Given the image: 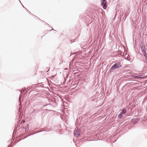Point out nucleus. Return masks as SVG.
I'll return each instance as SVG.
<instances>
[{"instance_id": "1", "label": "nucleus", "mask_w": 147, "mask_h": 147, "mask_svg": "<svg viewBox=\"0 0 147 147\" xmlns=\"http://www.w3.org/2000/svg\"><path fill=\"white\" fill-rule=\"evenodd\" d=\"M122 65L121 62L119 61L114 63L111 67L109 72H112L113 70H115L121 67Z\"/></svg>"}, {"instance_id": "2", "label": "nucleus", "mask_w": 147, "mask_h": 147, "mask_svg": "<svg viewBox=\"0 0 147 147\" xmlns=\"http://www.w3.org/2000/svg\"><path fill=\"white\" fill-rule=\"evenodd\" d=\"M140 47L142 53L144 56L145 57L146 60H147V54L146 51V49L144 46V45H143V46H141Z\"/></svg>"}, {"instance_id": "3", "label": "nucleus", "mask_w": 147, "mask_h": 147, "mask_svg": "<svg viewBox=\"0 0 147 147\" xmlns=\"http://www.w3.org/2000/svg\"><path fill=\"white\" fill-rule=\"evenodd\" d=\"M106 0H101V5L104 9H106L107 8V6L106 5Z\"/></svg>"}, {"instance_id": "4", "label": "nucleus", "mask_w": 147, "mask_h": 147, "mask_svg": "<svg viewBox=\"0 0 147 147\" xmlns=\"http://www.w3.org/2000/svg\"><path fill=\"white\" fill-rule=\"evenodd\" d=\"M80 131V130L78 129H77V130L74 131V136L77 137L79 136L80 134L79 133Z\"/></svg>"}, {"instance_id": "5", "label": "nucleus", "mask_w": 147, "mask_h": 147, "mask_svg": "<svg viewBox=\"0 0 147 147\" xmlns=\"http://www.w3.org/2000/svg\"><path fill=\"white\" fill-rule=\"evenodd\" d=\"M140 119V118H138L132 119H131V122L133 124H135L139 121Z\"/></svg>"}, {"instance_id": "6", "label": "nucleus", "mask_w": 147, "mask_h": 147, "mask_svg": "<svg viewBox=\"0 0 147 147\" xmlns=\"http://www.w3.org/2000/svg\"><path fill=\"white\" fill-rule=\"evenodd\" d=\"M126 109L125 108H124L123 109V110H122V111L121 113L122 114H123L124 115L126 113Z\"/></svg>"}, {"instance_id": "7", "label": "nucleus", "mask_w": 147, "mask_h": 147, "mask_svg": "<svg viewBox=\"0 0 147 147\" xmlns=\"http://www.w3.org/2000/svg\"><path fill=\"white\" fill-rule=\"evenodd\" d=\"M26 127L25 128V129H26L25 130V132H26L27 130H28L29 128V125L28 124H27L26 126Z\"/></svg>"}, {"instance_id": "8", "label": "nucleus", "mask_w": 147, "mask_h": 147, "mask_svg": "<svg viewBox=\"0 0 147 147\" xmlns=\"http://www.w3.org/2000/svg\"><path fill=\"white\" fill-rule=\"evenodd\" d=\"M123 114L120 113L118 115V118L120 119L123 116Z\"/></svg>"}, {"instance_id": "9", "label": "nucleus", "mask_w": 147, "mask_h": 147, "mask_svg": "<svg viewBox=\"0 0 147 147\" xmlns=\"http://www.w3.org/2000/svg\"><path fill=\"white\" fill-rule=\"evenodd\" d=\"M134 77L137 79H139L140 78V76H133Z\"/></svg>"}, {"instance_id": "10", "label": "nucleus", "mask_w": 147, "mask_h": 147, "mask_svg": "<svg viewBox=\"0 0 147 147\" xmlns=\"http://www.w3.org/2000/svg\"><path fill=\"white\" fill-rule=\"evenodd\" d=\"M36 109V113H37V112L40 111L42 109Z\"/></svg>"}, {"instance_id": "11", "label": "nucleus", "mask_w": 147, "mask_h": 147, "mask_svg": "<svg viewBox=\"0 0 147 147\" xmlns=\"http://www.w3.org/2000/svg\"><path fill=\"white\" fill-rule=\"evenodd\" d=\"M93 98H94L93 96H92L90 98L88 99V100L89 101H90L91 99H92V100H91L92 101H94V99H93Z\"/></svg>"}, {"instance_id": "12", "label": "nucleus", "mask_w": 147, "mask_h": 147, "mask_svg": "<svg viewBox=\"0 0 147 147\" xmlns=\"http://www.w3.org/2000/svg\"><path fill=\"white\" fill-rule=\"evenodd\" d=\"M42 131H38V132H36V133H34V134H30V135H29V136H30L33 135V134H36V133H39V132H42Z\"/></svg>"}, {"instance_id": "13", "label": "nucleus", "mask_w": 147, "mask_h": 147, "mask_svg": "<svg viewBox=\"0 0 147 147\" xmlns=\"http://www.w3.org/2000/svg\"><path fill=\"white\" fill-rule=\"evenodd\" d=\"M20 3L22 5V6H23V7L25 8V9H26L27 11H28V10H27V9H26V7H25L24 6V5H23V4L21 3H21Z\"/></svg>"}, {"instance_id": "14", "label": "nucleus", "mask_w": 147, "mask_h": 147, "mask_svg": "<svg viewBox=\"0 0 147 147\" xmlns=\"http://www.w3.org/2000/svg\"><path fill=\"white\" fill-rule=\"evenodd\" d=\"M125 11V10H124V12H123V13H119V14H120V16H121L122 14H124V13Z\"/></svg>"}, {"instance_id": "15", "label": "nucleus", "mask_w": 147, "mask_h": 147, "mask_svg": "<svg viewBox=\"0 0 147 147\" xmlns=\"http://www.w3.org/2000/svg\"><path fill=\"white\" fill-rule=\"evenodd\" d=\"M34 112L36 113V109H34L33 110V113Z\"/></svg>"}, {"instance_id": "16", "label": "nucleus", "mask_w": 147, "mask_h": 147, "mask_svg": "<svg viewBox=\"0 0 147 147\" xmlns=\"http://www.w3.org/2000/svg\"><path fill=\"white\" fill-rule=\"evenodd\" d=\"M77 73H78V72H75V73H74V74H77Z\"/></svg>"}, {"instance_id": "17", "label": "nucleus", "mask_w": 147, "mask_h": 147, "mask_svg": "<svg viewBox=\"0 0 147 147\" xmlns=\"http://www.w3.org/2000/svg\"><path fill=\"white\" fill-rule=\"evenodd\" d=\"M49 131H48V130H45V131H46V132Z\"/></svg>"}, {"instance_id": "18", "label": "nucleus", "mask_w": 147, "mask_h": 147, "mask_svg": "<svg viewBox=\"0 0 147 147\" xmlns=\"http://www.w3.org/2000/svg\"><path fill=\"white\" fill-rule=\"evenodd\" d=\"M49 70V69L48 71H46V72H48V71Z\"/></svg>"}, {"instance_id": "19", "label": "nucleus", "mask_w": 147, "mask_h": 147, "mask_svg": "<svg viewBox=\"0 0 147 147\" xmlns=\"http://www.w3.org/2000/svg\"><path fill=\"white\" fill-rule=\"evenodd\" d=\"M27 137H25V138H23V139H25V138H26Z\"/></svg>"}, {"instance_id": "20", "label": "nucleus", "mask_w": 147, "mask_h": 147, "mask_svg": "<svg viewBox=\"0 0 147 147\" xmlns=\"http://www.w3.org/2000/svg\"><path fill=\"white\" fill-rule=\"evenodd\" d=\"M25 89H24V90H23L24 92V91H25Z\"/></svg>"}, {"instance_id": "21", "label": "nucleus", "mask_w": 147, "mask_h": 147, "mask_svg": "<svg viewBox=\"0 0 147 147\" xmlns=\"http://www.w3.org/2000/svg\"><path fill=\"white\" fill-rule=\"evenodd\" d=\"M67 69V68H65V70H66V69Z\"/></svg>"}, {"instance_id": "22", "label": "nucleus", "mask_w": 147, "mask_h": 147, "mask_svg": "<svg viewBox=\"0 0 147 147\" xmlns=\"http://www.w3.org/2000/svg\"><path fill=\"white\" fill-rule=\"evenodd\" d=\"M19 0V1L21 3L20 1V0Z\"/></svg>"}, {"instance_id": "23", "label": "nucleus", "mask_w": 147, "mask_h": 147, "mask_svg": "<svg viewBox=\"0 0 147 147\" xmlns=\"http://www.w3.org/2000/svg\"><path fill=\"white\" fill-rule=\"evenodd\" d=\"M127 17V16L125 17V19H126V18Z\"/></svg>"}, {"instance_id": "24", "label": "nucleus", "mask_w": 147, "mask_h": 147, "mask_svg": "<svg viewBox=\"0 0 147 147\" xmlns=\"http://www.w3.org/2000/svg\"><path fill=\"white\" fill-rule=\"evenodd\" d=\"M45 130H43V131H45Z\"/></svg>"}, {"instance_id": "25", "label": "nucleus", "mask_w": 147, "mask_h": 147, "mask_svg": "<svg viewBox=\"0 0 147 147\" xmlns=\"http://www.w3.org/2000/svg\"><path fill=\"white\" fill-rule=\"evenodd\" d=\"M144 62H145V63H146V62L144 61Z\"/></svg>"}, {"instance_id": "26", "label": "nucleus", "mask_w": 147, "mask_h": 147, "mask_svg": "<svg viewBox=\"0 0 147 147\" xmlns=\"http://www.w3.org/2000/svg\"><path fill=\"white\" fill-rule=\"evenodd\" d=\"M35 85V84H34V85H32V86H33V85Z\"/></svg>"}, {"instance_id": "27", "label": "nucleus", "mask_w": 147, "mask_h": 147, "mask_svg": "<svg viewBox=\"0 0 147 147\" xmlns=\"http://www.w3.org/2000/svg\"><path fill=\"white\" fill-rule=\"evenodd\" d=\"M30 89H31V88H30L31 87H30Z\"/></svg>"}, {"instance_id": "28", "label": "nucleus", "mask_w": 147, "mask_h": 147, "mask_svg": "<svg viewBox=\"0 0 147 147\" xmlns=\"http://www.w3.org/2000/svg\"><path fill=\"white\" fill-rule=\"evenodd\" d=\"M47 24L48 25V26H49V24Z\"/></svg>"}, {"instance_id": "29", "label": "nucleus", "mask_w": 147, "mask_h": 147, "mask_svg": "<svg viewBox=\"0 0 147 147\" xmlns=\"http://www.w3.org/2000/svg\"><path fill=\"white\" fill-rule=\"evenodd\" d=\"M43 36H42V38Z\"/></svg>"}, {"instance_id": "30", "label": "nucleus", "mask_w": 147, "mask_h": 147, "mask_svg": "<svg viewBox=\"0 0 147 147\" xmlns=\"http://www.w3.org/2000/svg\"><path fill=\"white\" fill-rule=\"evenodd\" d=\"M54 30L55 31H56V30Z\"/></svg>"}, {"instance_id": "31", "label": "nucleus", "mask_w": 147, "mask_h": 147, "mask_svg": "<svg viewBox=\"0 0 147 147\" xmlns=\"http://www.w3.org/2000/svg\"><path fill=\"white\" fill-rule=\"evenodd\" d=\"M54 30L55 31H56V30Z\"/></svg>"}, {"instance_id": "32", "label": "nucleus", "mask_w": 147, "mask_h": 147, "mask_svg": "<svg viewBox=\"0 0 147 147\" xmlns=\"http://www.w3.org/2000/svg\"><path fill=\"white\" fill-rule=\"evenodd\" d=\"M54 30L55 31H56V30Z\"/></svg>"}, {"instance_id": "33", "label": "nucleus", "mask_w": 147, "mask_h": 147, "mask_svg": "<svg viewBox=\"0 0 147 147\" xmlns=\"http://www.w3.org/2000/svg\"><path fill=\"white\" fill-rule=\"evenodd\" d=\"M61 63H63V61L62 62H61Z\"/></svg>"}, {"instance_id": "34", "label": "nucleus", "mask_w": 147, "mask_h": 147, "mask_svg": "<svg viewBox=\"0 0 147 147\" xmlns=\"http://www.w3.org/2000/svg\"><path fill=\"white\" fill-rule=\"evenodd\" d=\"M19 100H20V97L19 98Z\"/></svg>"}, {"instance_id": "35", "label": "nucleus", "mask_w": 147, "mask_h": 147, "mask_svg": "<svg viewBox=\"0 0 147 147\" xmlns=\"http://www.w3.org/2000/svg\"><path fill=\"white\" fill-rule=\"evenodd\" d=\"M122 14V16H122L123 14Z\"/></svg>"}, {"instance_id": "36", "label": "nucleus", "mask_w": 147, "mask_h": 147, "mask_svg": "<svg viewBox=\"0 0 147 147\" xmlns=\"http://www.w3.org/2000/svg\"><path fill=\"white\" fill-rule=\"evenodd\" d=\"M38 19H39V20H40V19L39 18H38Z\"/></svg>"}]
</instances>
